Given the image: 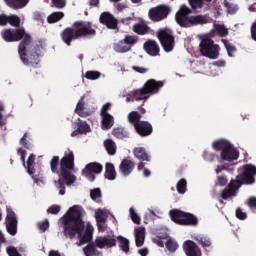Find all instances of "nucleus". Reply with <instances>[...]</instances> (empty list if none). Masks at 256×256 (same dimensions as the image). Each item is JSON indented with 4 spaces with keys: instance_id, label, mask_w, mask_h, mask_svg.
<instances>
[{
    "instance_id": "1a4fd4ad",
    "label": "nucleus",
    "mask_w": 256,
    "mask_h": 256,
    "mask_svg": "<svg viewBox=\"0 0 256 256\" xmlns=\"http://www.w3.org/2000/svg\"><path fill=\"white\" fill-rule=\"evenodd\" d=\"M200 53L208 59H219L221 48L210 38H204L200 42Z\"/></svg>"
},
{
    "instance_id": "bf43d9fd",
    "label": "nucleus",
    "mask_w": 256,
    "mask_h": 256,
    "mask_svg": "<svg viewBox=\"0 0 256 256\" xmlns=\"http://www.w3.org/2000/svg\"><path fill=\"white\" fill-rule=\"evenodd\" d=\"M236 217H237L238 219H241V220L247 219V214H246L245 212H242L241 209H237V210H236Z\"/></svg>"
},
{
    "instance_id": "052dcab7",
    "label": "nucleus",
    "mask_w": 256,
    "mask_h": 256,
    "mask_svg": "<svg viewBox=\"0 0 256 256\" xmlns=\"http://www.w3.org/2000/svg\"><path fill=\"white\" fill-rule=\"evenodd\" d=\"M216 185H220V187H223V185H227V178L218 177Z\"/></svg>"
},
{
    "instance_id": "f8f14e48",
    "label": "nucleus",
    "mask_w": 256,
    "mask_h": 256,
    "mask_svg": "<svg viewBox=\"0 0 256 256\" xmlns=\"http://www.w3.org/2000/svg\"><path fill=\"white\" fill-rule=\"evenodd\" d=\"M137 43V38L133 36H126L123 40L114 44V51L116 53H127L131 51V47Z\"/></svg>"
},
{
    "instance_id": "3c124183",
    "label": "nucleus",
    "mask_w": 256,
    "mask_h": 256,
    "mask_svg": "<svg viewBox=\"0 0 256 256\" xmlns=\"http://www.w3.org/2000/svg\"><path fill=\"white\" fill-rule=\"evenodd\" d=\"M90 197L95 201V199H99L101 197V190L99 188L93 189L90 191Z\"/></svg>"
},
{
    "instance_id": "13d9d810",
    "label": "nucleus",
    "mask_w": 256,
    "mask_h": 256,
    "mask_svg": "<svg viewBox=\"0 0 256 256\" xmlns=\"http://www.w3.org/2000/svg\"><path fill=\"white\" fill-rule=\"evenodd\" d=\"M38 227H39L40 231H47V229H49V221L44 220V221L40 222L38 224Z\"/></svg>"
},
{
    "instance_id": "f03ea898",
    "label": "nucleus",
    "mask_w": 256,
    "mask_h": 256,
    "mask_svg": "<svg viewBox=\"0 0 256 256\" xmlns=\"http://www.w3.org/2000/svg\"><path fill=\"white\" fill-rule=\"evenodd\" d=\"M2 38L7 43H13L15 41H21L18 47V53L25 65H37L39 63V53H37V48L31 44V36L25 33V29H4L1 32Z\"/></svg>"
},
{
    "instance_id": "338daca9",
    "label": "nucleus",
    "mask_w": 256,
    "mask_h": 256,
    "mask_svg": "<svg viewBox=\"0 0 256 256\" xmlns=\"http://www.w3.org/2000/svg\"><path fill=\"white\" fill-rule=\"evenodd\" d=\"M214 67H225V61L223 60H219V61H215L213 62Z\"/></svg>"
},
{
    "instance_id": "ddd939ff",
    "label": "nucleus",
    "mask_w": 256,
    "mask_h": 256,
    "mask_svg": "<svg viewBox=\"0 0 256 256\" xmlns=\"http://www.w3.org/2000/svg\"><path fill=\"white\" fill-rule=\"evenodd\" d=\"M170 9L167 6H158L151 8L148 12V15L151 21L159 22L163 21V19H167V16L170 13Z\"/></svg>"
},
{
    "instance_id": "2f4dec72",
    "label": "nucleus",
    "mask_w": 256,
    "mask_h": 256,
    "mask_svg": "<svg viewBox=\"0 0 256 256\" xmlns=\"http://www.w3.org/2000/svg\"><path fill=\"white\" fill-rule=\"evenodd\" d=\"M133 31L138 35H145V33L149 31V26H147L145 23H138L133 26Z\"/></svg>"
},
{
    "instance_id": "bb28decb",
    "label": "nucleus",
    "mask_w": 256,
    "mask_h": 256,
    "mask_svg": "<svg viewBox=\"0 0 256 256\" xmlns=\"http://www.w3.org/2000/svg\"><path fill=\"white\" fill-rule=\"evenodd\" d=\"M133 153L136 159H139L140 161H151V156H149L143 147L134 148Z\"/></svg>"
},
{
    "instance_id": "6ab92c4d",
    "label": "nucleus",
    "mask_w": 256,
    "mask_h": 256,
    "mask_svg": "<svg viewBox=\"0 0 256 256\" xmlns=\"http://www.w3.org/2000/svg\"><path fill=\"white\" fill-rule=\"evenodd\" d=\"M134 128L136 132L141 135V137H147V135H151V133L153 132L151 124L146 121H140L138 124H135Z\"/></svg>"
},
{
    "instance_id": "a18cd8bd",
    "label": "nucleus",
    "mask_w": 256,
    "mask_h": 256,
    "mask_svg": "<svg viewBox=\"0 0 256 256\" xmlns=\"http://www.w3.org/2000/svg\"><path fill=\"white\" fill-rule=\"evenodd\" d=\"M224 5L227 8L228 13H235L237 11V5L231 2H227V0L224 1Z\"/></svg>"
},
{
    "instance_id": "aec40b11",
    "label": "nucleus",
    "mask_w": 256,
    "mask_h": 256,
    "mask_svg": "<svg viewBox=\"0 0 256 256\" xmlns=\"http://www.w3.org/2000/svg\"><path fill=\"white\" fill-rule=\"evenodd\" d=\"M120 173L124 175V177H129L131 173L133 172V169H135V163L131 160H123L119 166Z\"/></svg>"
},
{
    "instance_id": "4c0bfd02",
    "label": "nucleus",
    "mask_w": 256,
    "mask_h": 256,
    "mask_svg": "<svg viewBox=\"0 0 256 256\" xmlns=\"http://www.w3.org/2000/svg\"><path fill=\"white\" fill-rule=\"evenodd\" d=\"M179 247V244H177V242L173 239H169L166 242V248L168 249V251H170V253H175V251H177Z\"/></svg>"
},
{
    "instance_id": "ea45409f",
    "label": "nucleus",
    "mask_w": 256,
    "mask_h": 256,
    "mask_svg": "<svg viewBox=\"0 0 256 256\" xmlns=\"http://www.w3.org/2000/svg\"><path fill=\"white\" fill-rule=\"evenodd\" d=\"M85 77L86 79H90V81H95L101 77V73L97 71H87Z\"/></svg>"
},
{
    "instance_id": "412c9836",
    "label": "nucleus",
    "mask_w": 256,
    "mask_h": 256,
    "mask_svg": "<svg viewBox=\"0 0 256 256\" xmlns=\"http://www.w3.org/2000/svg\"><path fill=\"white\" fill-rule=\"evenodd\" d=\"M100 21L108 27V29H115L117 27V20L109 12H104L100 15Z\"/></svg>"
},
{
    "instance_id": "9d476101",
    "label": "nucleus",
    "mask_w": 256,
    "mask_h": 256,
    "mask_svg": "<svg viewBox=\"0 0 256 256\" xmlns=\"http://www.w3.org/2000/svg\"><path fill=\"white\" fill-rule=\"evenodd\" d=\"M170 217L178 225H197V218L180 210H171Z\"/></svg>"
},
{
    "instance_id": "473e14b6",
    "label": "nucleus",
    "mask_w": 256,
    "mask_h": 256,
    "mask_svg": "<svg viewBox=\"0 0 256 256\" xmlns=\"http://www.w3.org/2000/svg\"><path fill=\"white\" fill-rule=\"evenodd\" d=\"M117 240L119 242L120 249L123 250L124 253H129V239L123 236H118Z\"/></svg>"
},
{
    "instance_id": "774afa93",
    "label": "nucleus",
    "mask_w": 256,
    "mask_h": 256,
    "mask_svg": "<svg viewBox=\"0 0 256 256\" xmlns=\"http://www.w3.org/2000/svg\"><path fill=\"white\" fill-rule=\"evenodd\" d=\"M251 35H252V39L256 41V23H254L252 26Z\"/></svg>"
},
{
    "instance_id": "dca6fc26",
    "label": "nucleus",
    "mask_w": 256,
    "mask_h": 256,
    "mask_svg": "<svg viewBox=\"0 0 256 256\" xmlns=\"http://www.w3.org/2000/svg\"><path fill=\"white\" fill-rule=\"evenodd\" d=\"M102 171L103 166H101V164L92 162L86 165V170L83 173L88 181H95V175H93L92 173L99 175V173H101Z\"/></svg>"
},
{
    "instance_id": "72a5a7b5",
    "label": "nucleus",
    "mask_w": 256,
    "mask_h": 256,
    "mask_svg": "<svg viewBox=\"0 0 256 256\" xmlns=\"http://www.w3.org/2000/svg\"><path fill=\"white\" fill-rule=\"evenodd\" d=\"M140 120H141V114H139V112L132 111L128 114V121H129V123H132V125H134V127H135V125L140 123L139 122Z\"/></svg>"
},
{
    "instance_id": "7c9ffc66",
    "label": "nucleus",
    "mask_w": 256,
    "mask_h": 256,
    "mask_svg": "<svg viewBox=\"0 0 256 256\" xmlns=\"http://www.w3.org/2000/svg\"><path fill=\"white\" fill-rule=\"evenodd\" d=\"M104 147L109 155H115L117 153V145L113 140H106L104 142Z\"/></svg>"
},
{
    "instance_id": "20e7f679",
    "label": "nucleus",
    "mask_w": 256,
    "mask_h": 256,
    "mask_svg": "<svg viewBox=\"0 0 256 256\" xmlns=\"http://www.w3.org/2000/svg\"><path fill=\"white\" fill-rule=\"evenodd\" d=\"M256 167L251 164H246L242 167L241 174L237 176L236 180H232L229 189L222 193V199H230L235 197L237 190L241 185H253L255 183Z\"/></svg>"
},
{
    "instance_id": "603ef678",
    "label": "nucleus",
    "mask_w": 256,
    "mask_h": 256,
    "mask_svg": "<svg viewBox=\"0 0 256 256\" xmlns=\"http://www.w3.org/2000/svg\"><path fill=\"white\" fill-rule=\"evenodd\" d=\"M7 253L9 256H21V254H19V251H17V248L13 246L7 248Z\"/></svg>"
},
{
    "instance_id": "0eeeda50",
    "label": "nucleus",
    "mask_w": 256,
    "mask_h": 256,
    "mask_svg": "<svg viewBox=\"0 0 256 256\" xmlns=\"http://www.w3.org/2000/svg\"><path fill=\"white\" fill-rule=\"evenodd\" d=\"M161 87H163V82H157L151 79L142 88L133 91L132 95L136 101H143L144 99H149L151 95H155Z\"/></svg>"
},
{
    "instance_id": "37998d69",
    "label": "nucleus",
    "mask_w": 256,
    "mask_h": 256,
    "mask_svg": "<svg viewBox=\"0 0 256 256\" xmlns=\"http://www.w3.org/2000/svg\"><path fill=\"white\" fill-rule=\"evenodd\" d=\"M52 173H58L57 166L59 165V156H54L50 162Z\"/></svg>"
},
{
    "instance_id": "f704fd0d",
    "label": "nucleus",
    "mask_w": 256,
    "mask_h": 256,
    "mask_svg": "<svg viewBox=\"0 0 256 256\" xmlns=\"http://www.w3.org/2000/svg\"><path fill=\"white\" fill-rule=\"evenodd\" d=\"M65 17V14L63 12H53L50 14L47 18L48 23H57V21H61Z\"/></svg>"
},
{
    "instance_id": "39448f33",
    "label": "nucleus",
    "mask_w": 256,
    "mask_h": 256,
    "mask_svg": "<svg viewBox=\"0 0 256 256\" xmlns=\"http://www.w3.org/2000/svg\"><path fill=\"white\" fill-rule=\"evenodd\" d=\"M191 15V8L187 5L180 6L178 12L175 15V19L180 27H193L194 25H205L209 23L207 17L203 15Z\"/></svg>"
},
{
    "instance_id": "2eb2a0df",
    "label": "nucleus",
    "mask_w": 256,
    "mask_h": 256,
    "mask_svg": "<svg viewBox=\"0 0 256 256\" xmlns=\"http://www.w3.org/2000/svg\"><path fill=\"white\" fill-rule=\"evenodd\" d=\"M6 229L10 235H16L17 233V216L11 208H7Z\"/></svg>"
},
{
    "instance_id": "f257e3e1",
    "label": "nucleus",
    "mask_w": 256,
    "mask_h": 256,
    "mask_svg": "<svg viewBox=\"0 0 256 256\" xmlns=\"http://www.w3.org/2000/svg\"><path fill=\"white\" fill-rule=\"evenodd\" d=\"M85 210L80 205H74L68 209L66 214L60 219L64 225V235L70 239H80L79 245H85L93 239V225L83 222Z\"/></svg>"
},
{
    "instance_id": "09e8293b",
    "label": "nucleus",
    "mask_w": 256,
    "mask_h": 256,
    "mask_svg": "<svg viewBox=\"0 0 256 256\" xmlns=\"http://www.w3.org/2000/svg\"><path fill=\"white\" fill-rule=\"evenodd\" d=\"M137 169L138 171H143L144 177H149V175H151V172L147 168H145V164L143 162L138 163Z\"/></svg>"
},
{
    "instance_id": "423d86ee",
    "label": "nucleus",
    "mask_w": 256,
    "mask_h": 256,
    "mask_svg": "<svg viewBox=\"0 0 256 256\" xmlns=\"http://www.w3.org/2000/svg\"><path fill=\"white\" fill-rule=\"evenodd\" d=\"M85 35H95V30L91 28V24L76 22L73 29L67 28L62 32V39L66 45H71V41L85 37Z\"/></svg>"
},
{
    "instance_id": "0e129e2a",
    "label": "nucleus",
    "mask_w": 256,
    "mask_h": 256,
    "mask_svg": "<svg viewBox=\"0 0 256 256\" xmlns=\"http://www.w3.org/2000/svg\"><path fill=\"white\" fill-rule=\"evenodd\" d=\"M145 219H155V212L152 210H147L145 213Z\"/></svg>"
},
{
    "instance_id": "6e6d98bb",
    "label": "nucleus",
    "mask_w": 256,
    "mask_h": 256,
    "mask_svg": "<svg viewBox=\"0 0 256 256\" xmlns=\"http://www.w3.org/2000/svg\"><path fill=\"white\" fill-rule=\"evenodd\" d=\"M52 3L54 7H57V9H63L65 7V0H52Z\"/></svg>"
},
{
    "instance_id": "e433bc0d",
    "label": "nucleus",
    "mask_w": 256,
    "mask_h": 256,
    "mask_svg": "<svg viewBox=\"0 0 256 256\" xmlns=\"http://www.w3.org/2000/svg\"><path fill=\"white\" fill-rule=\"evenodd\" d=\"M113 135L118 139H125V137H129V132L123 128H116L113 130Z\"/></svg>"
},
{
    "instance_id": "393cba45",
    "label": "nucleus",
    "mask_w": 256,
    "mask_h": 256,
    "mask_svg": "<svg viewBox=\"0 0 256 256\" xmlns=\"http://www.w3.org/2000/svg\"><path fill=\"white\" fill-rule=\"evenodd\" d=\"M144 49L152 57L159 55V45L153 40H149L144 44Z\"/></svg>"
},
{
    "instance_id": "cd10ccee",
    "label": "nucleus",
    "mask_w": 256,
    "mask_h": 256,
    "mask_svg": "<svg viewBox=\"0 0 256 256\" xmlns=\"http://www.w3.org/2000/svg\"><path fill=\"white\" fill-rule=\"evenodd\" d=\"M75 112L80 117H89L91 112H85V96H82L79 102L77 103Z\"/></svg>"
},
{
    "instance_id": "de8ad7c7",
    "label": "nucleus",
    "mask_w": 256,
    "mask_h": 256,
    "mask_svg": "<svg viewBox=\"0 0 256 256\" xmlns=\"http://www.w3.org/2000/svg\"><path fill=\"white\" fill-rule=\"evenodd\" d=\"M196 239L199 241V243H201L203 247H211V240H209V238L198 236Z\"/></svg>"
},
{
    "instance_id": "c03bdc74",
    "label": "nucleus",
    "mask_w": 256,
    "mask_h": 256,
    "mask_svg": "<svg viewBox=\"0 0 256 256\" xmlns=\"http://www.w3.org/2000/svg\"><path fill=\"white\" fill-rule=\"evenodd\" d=\"M192 9H201L203 7V0H188Z\"/></svg>"
},
{
    "instance_id": "c85d7f7f",
    "label": "nucleus",
    "mask_w": 256,
    "mask_h": 256,
    "mask_svg": "<svg viewBox=\"0 0 256 256\" xmlns=\"http://www.w3.org/2000/svg\"><path fill=\"white\" fill-rule=\"evenodd\" d=\"M5 2L12 9H23V7L27 6L29 0H5Z\"/></svg>"
},
{
    "instance_id": "4468645a",
    "label": "nucleus",
    "mask_w": 256,
    "mask_h": 256,
    "mask_svg": "<svg viewBox=\"0 0 256 256\" xmlns=\"http://www.w3.org/2000/svg\"><path fill=\"white\" fill-rule=\"evenodd\" d=\"M95 245L98 249H111V247H115L117 245V239L115 236H102L98 237L95 240Z\"/></svg>"
},
{
    "instance_id": "f3484780",
    "label": "nucleus",
    "mask_w": 256,
    "mask_h": 256,
    "mask_svg": "<svg viewBox=\"0 0 256 256\" xmlns=\"http://www.w3.org/2000/svg\"><path fill=\"white\" fill-rule=\"evenodd\" d=\"M27 171H28L29 175H35V173L38 174V175L36 174L35 176H33V179H34L35 183H37V185H41V183H43V177H40L39 172H37V169H35V155L34 154H31L28 157Z\"/></svg>"
},
{
    "instance_id": "79ce46f5",
    "label": "nucleus",
    "mask_w": 256,
    "mask_h": 256,
    "mask_svg": "<svg viewBox=\"0 0 256 256\" xmlns=\"http://www.w3.org/2000/svg\"><path fill=\"white\" fill-rule=\"evenodd\" d=\"M129 211H130V217H131L133 223H136V225H140L141 217H139V215L135 213V209L130 208Z\"/></svg>"
},
{
    "instance_id": "49530a36",
    "label": "nucleus",
    "mask_w": 256,
    "mask_h": 256,
    "mask_svg": "<svg viewBox=\"0 0 256 256\" xmlns=\"http://www.w3.org/2000/svg\"><path fill=\"white\" fill-rule=\"evenodd\" d=\"M224 46L226 47L227 53L229 57H233V53L235 51V46L231 45L227 40H222Z\"/></svg>"
},
{
    "instance_id": "4d7b16f0",
    "label": "nucleus",
    "mask_w": 256,
    "mask_h": 256,
    "mask_svg": "<svg viewBox=\"0 0 256 256\" xmlns=\"http://www.w3.org/2000/svg\"><path fill=\"white\" fill-rule=\"evenodd\" d=\"M7 23H9V16H7L5 14H1L0 15V26L5 27V25H7Z\"/></svg>"
},
{
    "instance_id": "5fc2aeb1",
    "label": "nucleus",
    "mask_w": 256,
    "mask_h": 256,
    "mask_svg": "<svg viewBox=\"0 0 256 256\" xmlns=\"http://www.w3.org/2000/svg\"><path fill=\"white\" fill-rule=\"evenodd\" d=\"M61 211V207L58 205H53L47 209V213H52V215H57Z\"/></svg>"
},
{
    "instance_id": "69168bd1",
    "label": "nucleus",
    "mask_w": 256,
    "mask_h": 256,
    "mask_svg": "<svg viewBox=\"0 0 256 256\" xmlns=\"http://www.w3.org/2000/svg\"><path fill=\"white\" fill-rule=\"evenodd\" d=\"M213 157H215L213 154L204 152V159H206V161H213Z\"/></svg>"
},
{
    "instance_id": "680f3d73",
    "label": "nucleus",
    "mask_w": 256,
    "mask_h": 256,
    "mask_svg": "<svg viewBox=\"0 0 256 256\" xmlns=\"http://www.w3.org/2000/svg\"><path fill=\"white\" fill-rule=\"evenodd\" d=\"M133 71H136V73H141L144 74L147 72V68L139 67V66H134L132 67Z\"/></svg>"
},
{
    "instance_id": "7ed1b4c3",
    "label": "nucleus",
    "mask_w": 256,
    "mask_h": 256,
    "mask_svg": "<svg viewBox=\"0 0 256 256\" xmlns=\"http://www.w3.org/2000/svg\"><path fill=\"white\" fill-rule=\"evenodd\" d=\"M73 171H75V156L73 155V151H70L60 160L59 181H54L57 189H60L59 195H65V186H63V183L65 185H73L75 183L77 178L73 175Z\"/></svg>"
},
{
    "instance_id": "9b49d317",
    "label": "nucleus",
    "mask_w": 256,
    "mask_h": 256,
    "mask_svg": "<svg viewBox=\"0 0 256 256\" xmlns=\"http://www.w3.org/2000/svg\"><path fill=\"white\" fill-rule=\"evenodd\" d=\"M157 36L161 42L164 51H166L167 53L173 51V47L175 46V39L173 38V33L170 29L164 28L158 30Z\"/></svg>"
},
{
    "instance_id": "c756f323",
    "label": "nucleus",
    "mask_w": 256,
    "mask_h": 256,
    "mask_svg": "<svg viewBox=\"0 0 256 256\" xmlns=\"http://www.w3.org/2000/svg\"><path fill=\"white\" fill-rule=\"evenodd\" d=\"M105 177L106 179H109V181H114L115 177H117L115 166H113L112 163H106Z\"/></svg>"
},
{
    "instance_id": "4be33fe9",
    "label": "nucleus",
    "mask_w": 256,
    "mask_h": 256,
    "mask_svg": "<svg viewBox=\"0 0 256 256\" xmlns=\"http://www.w3.org/2000/svg\"><path fill=\"white\" fill-rule=\"evenodd\" d=\"M101 116V129L103 131H109L115 123V118L111 114H100Z\"/></svg>"
},
{
    "instance_id": "b1692460",
    "label": "nucleus",
    "mask_w": 256,
    "mask_h": 256,
    "mask_svg": "<svg viewBox=\"0 0 256 256\" xmlns=\"http://www.w3.org/2000/svg\"><path fill=\"white\" fill-rule=\"evenodd\" d=\"M74 125L76 130L72 132V137H77V135L79 134H86L89 133V131H91L89 124H87V122L80 121L79 119L78 122Z\"/></svg>"
},
{
    "instance_id": "58836bf2",
    "label": "nucleus",
    "mask_w": 256,
    "mask_h": 256,
    "mask_svg": "<svg viewBox=\"0 0 256 256\" xmlns=\"http://www.w3.org/2000/svg\"><path fill=\"white\" fill-rule=\"evenodd\" d=\"M8 23L12 25V27H19V25H21V18L17 15H10L8 16Z\"/></svg>"
},
{
    "instance_id": "6e6552de",
    "label": "nucleus",
    "mask_w": 256,
    "mask_h": 256,
    "mask_svg": "<svg viewBox=\"0 0 256 256\" xmlns=\"http://www.w3.org/2000/svg\"><path fill=\"white\" fill-rule=\"evenodd\" d=\"M213 149H217L221 152V157L224 161H237L239 159V152L233 148L231 143L227 142V140H217L212 144Z\"/></svg>"
},
{
    "instance_id": "5701e85b",
    "label": "nucleus",
    "mask_w": 256,
    "mask_h": 256,
    "mask_svg": "<svg viewBox=\"0 0 256 256\" xmlns=\"http://www.w3.org/2000/svg\"><path fill=\"white\" fill-rule=\"evenodd\" d=\"M184 251L187 256H201V250L190 240L184 243Z\"/></svg>"
},
{
    "instance_id": "a211bd4d",
    "label": "nucleus",
    "mask_w": 256,
    "mask_h": 256,
    "mask_svg": "<svg viewBox=\"0 0 256 256\" xmlns=\"http://www.w3.org/2000/svg\"><path fill=\"white\" fill-rule=\"evenodd\" d=\"M107 210L105 209H97L95 210V219L96 223L98 225L99 231L104 233L105 229H107V225L105 224V221H107Z\"/></svg>"
},
{
    "instance_id": "e2e57ef3",
    "label": "nucleus",
    "mask_w": 256,
    "mask_h": 256,
    "mask_svg": "<svg viewBox=\"0 0 256 256\" xmlns=\"http://www.w3.org/2000/svg\"><path fill=\"white\" fill-rule=\"evenodd\" d=\"M248 205L249 207H251L252 209H256V198L255 197H251L248 200Z\"/></svg>"
},
{
    "instance_id": "8fccbe9b",
    "label": "nucleus",
    "mask_w": 256,
    "mask_h": 256,
    "mask_svg": "<svg viewBox=\"0 0 256 256\" xmlns=\"http://www.w3.org/2000/svg\"><path fill=\"white\" fill-rule=\"evenodd\" d=\"M113 104H111V102H106L105 104H103L101 110H100V115H109V109H111Z\"/></svg>"
},
{
    "instance_id": "c9c22d12",
    "label": "nucleus",
    "mask_w": 256,
    "mask_h": 256,
    "mask_svg": "<svg viewBox=\"0 0 256 256\" xmlns=\"http://www.w3.org/2000/svg\"><path fill=\"white\" fill-rule=\"evenodd\" d=\"M214 31L219 37H225L229 32L224 25L215 24Z\"/></svg>"
},
{
    "instance_id": "a878e982",
    "label": "nucleus",
    "mask_w": 256,
    "mask_h": 256,
    "mask_svg": "<svg viewBox=\"0 0 256 256\" xmlns=\"http://www.w3.org/2000/svg\"><path fill=\"white\" fill-rule=\"evenodd\" d=\"M135 243L137 247H143L145 243V227H138L134 230Z\"/></svg>"
},
{
    "instance_id": "a19ab883",
    "label": "nucleus",
    "mask_w": 256,
    "mask_h": 256,
    "mask_svg": "<svg viewBox=\"0 0 256 256\" xmlns=\"http://www.w3.org/2000/svg\"><path fill=\"white\" fill-rule=\"evenodd\" d=\"M177 191L178 193H181V194L187 191V180L185 179L179 180V182L177 183Z\"/></svg>"
},
{
    "instance_id": "864d4df0",
    "label": "nucleus",
    "mask_w": 256,
    "mask_h": 256,
    "mask_svg": "<svg viewBox=\"0 0 256 256\" xmlns=\"http://www.w3.org/2000/svg\"><path fill=\"white\" fill-rule=\"evenodd\" d=\"M84 255L86 256H93L95 255V247L87 246L84 248Z\"/></svg>"
}]
</instances>
